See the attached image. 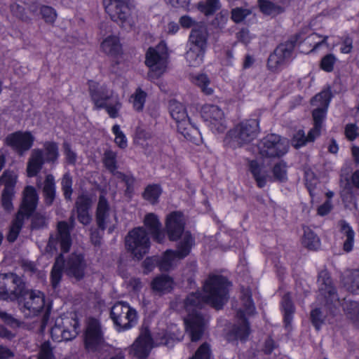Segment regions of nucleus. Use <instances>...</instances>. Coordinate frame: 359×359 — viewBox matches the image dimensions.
<instances>
[{
  "label": "nucleus",
  "mask_w": 359,
  "mask_h": 359,
  "mask_svg": "<svg viewBox=\"0 0 359 359\" xmlns=\"http://www.w3.org/2000/svg\"><path fill=\"white\" fill-rule=\"evenodd\" d=\"M90 198L86 195H81L78 197L76 201V210H88L91 205Z\"/></svg>",
  "instance_id": "62"
},
{
  "label": "nucleus",
  "mask_w": 359,
  "mask_h": 359,
  "mask_svg": "<svg viewBox=\"0 0 359 359\" xmlns=\"http://www.w3.org/2000/svg\"><path fill=\"white\" fill-rule=\"evenodd\" d=\"M152 347V339L147 330H142L140 336L133 344L135 355L140 358H146Z\"/></svg>",
  "instance_id": "25"
},
{
  "label": "nucleus",
  "mask_w": 359,
  "mask_h": 359,
  "mask_svg": "<svg viewBox=\"0 0 359 359\" xmlns=\"http://www.w3.org/2000/svg\"><path fill=\"white\" fill-rule=\"evenodd\" d=\"M161 193L162 189L159 185L149 184L145 188L142 196L151 204H155L158 202V199Z\"/></svg>",
  "instance_id": "39"
},
{
  "label": "nucleus",
  "mask_w": 359,
  "mask_h": 359,
  "mask_svg": "<svg viewBox=\"0 0 359 359\" xmlns=\"http://www.w3.org/2000/svg\"><path fill=\"white\" fill-rule=\"evenodd\" d=\"M302 243L309 250H316L320 246L319 238L309 228L304 229Z\"/></svg>",
  "instance_id": "40"
},
{
  "label": "nucleus",
  "mask_w": 359,
  "mask_h": 359,
  "mask_svg": "<svg viewBox=\"0 0 359 359\" xmlns=\"http://www.w3.org/2000/svg\"><path fill=\"white\" fill-rule=\"evenodd\" d=\"M79 322L74 318L57 319L51 328L50 334L54 341H69L78 334Z\"/></svg>",
  "instance_id": "17"
},
{
  "label": "nucleus",
  "mask_w": 359,
  "mask_h": 359,
  "mask_svg": "<svg viewBox=\"0 0 359 359\" xmlns=\"http://www.w3.org/2000/svg\"><path fill=\"white\" fill-rule=\"evenodd\" d=\"M274 180L283 182L287 180V164L283 161L276 163L272 170Z\"/></svg>",
  "instance_id": "47"
},
{
  "label": "nucleus",
  "mask_w": 359,
  "mask_h": 359,
  "mask_svg": "<svg viewBox=\"0 0 359 359\" xmlns=\"http://www.w3.org/2000/svg\"><path fill=\"white\" fill-rule=\"evenodd\" d=\"M230 283L219 275H211L203 285V294L191 293L184 301V309L188 313L184 319L186 330L192 341L199 340L203 334L206 320L198 311L203 304H207L216 309H220L229 298Z\"/></svg>",
  "instance_id": "1"
},
{
  "label": "nucleus",
  "mask_w": 359,
  "mask_h": 359,
  "mask_svg": "<svg viewBox=\"0 0 359 359\" xmlns=\"http://www.w3.org/2000/svg\"><path fill=\"white\" fill-rule=\"evenodd\" d=\"M105 11L111 19L125 28L133 25L129 0H104Z\"/></svg>",
  "instance_id": "11"
},
{
  "label": "nucleus",
  "mask_w": 359,
  "mask_h": 359,
  "mask_svg": "<svg viewBox=\"0 0 359 359\" xmlns=\"http://www.w3.org/2000/svg\"><path fill=\"white\" fill-rule=\"evenodd\" d=\"M38 359H55L53 348L49 341H45L41 344Z\"/></svg>",
  "instance_id": "59"
},
{
  "label": "nucleus",
  "mask_w": 359,
  "mask_h": 359,
  "mask_svg": "<svg viewBox=\"0 0 359 359\" xmlns=\"http://www.w3.org/2000/svg\"><path fill=\"white\" fill-rule=\"evenodd\" d=\"M100 48L103 53L112 57H116L122 52L119 39L114 35L105 38L101 43Z\"/></svg>",
  "instance_id": "29"
},
{
  "label": "nucleus",
  "mask_w": 359,
  "mask_h": 359,
  "mask_svg": "<svg viewBox=\"0 0 359 359\" xmlns=\"http://www.w3.org/2000/svg\"><path fill=\"white\" fill-rule=\"evenodd\" d=\"M172 280L168 276H160L155 278L151 282L153 290L158 292H170L172 287Z\"/></svg>",
  "instance_id": "35"
},
{
  "label": "nucleus",
  "mask_w": 359,
  "mask_h": 359,
  "mask_svg": "<svg viewBox=\"0 0 359 359\" xmlns=\"http://www.w3.org/2000/svg\"><path fill=\"white\" fill-rule=\"evenodd\" d=\"M17 180V174L14 171L6 170L0 177V185L4 186L3 190L15 191Z\"/></svg>",
  "instance_id": "37"
},
{
  "label": "nucleus",
  "mask_w": 359,
  "mask_h": 359,
  "mask_svg": "<svg viewBox=\"0 0 359 359\" xmlns=\"http://www.w3.org/2000/svg\"><path fill=\"white\" fill-rule=\"evenodd\" d=\"M281 304L284 312V321L285 325H288L292 320V314L294 311V308L289 294H285L283 297Z\"/></svg>",
  "instance_id": "42"
},
{
  "label": "nucleus",
  "mask_w": 359,
  "mask_h": 359,
  "mask_svg": "<svg viewBox=\"0 0 359 359\" xmlns=\"http://www.w3.org/2000/svg\"><path fill=\"white\" fill-rule=\"evenodd\" d=\"M112 133L115 135L114 142L118 147L125 149L128 146V141L126 135L121 130L120 126L117 124L112 127Z\"/></svg>",
  "instance_id": "55"
},
{
  "label": "nucleus",
  "mask_w": 359,
  "mask_h": 359,
  "mask_svg": "<svg viewBox=\"0 0 359 359\" xmlns=\"http://www.w3.org/2000/svg\"><path fill=\"white\" fill-rule=\"evenodd\" d=\"M251 13L250 9L237 7L231 10V20L236 23H240Z\"/></svg>",
  "instance_id": "54"
},
{
  "label": "nucleus",
  "mask_w": 359,
  "mask_h": 359,
  "mask_svg": "<svg viewBox=\"0 0 359 359\" xmlns=\"http://www.w3.org/2000/svg\"><path fill=\"white\" fill-rule=\"evenodd\" d=\"M183 215L178 212L170 213L166 220V231L170 241H175L181 238L177 245V250H168L165 252L160 262L162 270L168 271L177 263L188 256L194 245V238L189 231H184Z\"/></svg>",
  "instance_id": "3"
},
{
  "label": "nucleus",
  "mask_w": 359,
  "mask_h": 359,
  "mask_svg": "<svg viewBox=\"0 0 359 359\" xmlns=\"http://www.w3.org/2000/svg\"><path fill=\"white\" fill-rule=\"evenodd\" d=\"M44 151L34 149L32 151L27 165L29 177H33L41 170L45 162L55 163L59 156L58 147L55 142H46L43 144Z\"/></svg>",
  "instance_id": "5"
},
{
  "label": "nucleus",
  "mask_w": 359,
  "mask_h": 359,
  "mask_svg": "<svg viewBox=\"0 0 359 359\" xmlns=\"http://www.w3.org/2000/svg\"><path fill=\"white\" fill-rule=\"evenodd\" d=\"M61 186L65 198L67 200H70L73 190L72 187V178L69 172H67L63 175L62 178Z\"/></svg>",
  "instance_id": "52"
},
{
  "label": "nucleus",
  "mask_w": 359,
  "mask_h": 359,
  "mask_svg": "<svg viewBox=\"0 0 359 359\" xmlns=\"http://www.w3.org/2000/svg\"><path fill=\"white\" fill-rule=\"evenodd\" d=\"M64 154L68 163L75 164L76 161V154L72 149L70 144L68 142L63 143Z\"/></svg>",
  "instance_id": "64"
},
{
  "label": "nucleus",
  "mask_w": 359,
  "mask_h": 359,
  "mask_svg": "<svg viewBox=\"0 0 359 359\" xmlns=\"http://www.w3.org/2000/svg\"><path fill=\"white\" fill-rule=\"evenodd\" d=\"M244 310L238 311L236 317L238 323L235 325L231 332L227 336V340L245 341L250 334V327L245 318V315H252L255 312V307L252 302L250 292L248 289L243 290L241 297Z\"/></svg>",
  "instance_id": "4"
},
{
  "label": "nucleus",
  "mask_w": 359,
  "mask_h": 359,
  "mask_svg": "<svg viewBox=\"0 0 359 359\" xmlns=\"http://www.w3.org/2000/svg\"><path fill=\"white\" fill-rule=\"evenodd\" d=\"M168 59L167 47L160 43L155 47L148 49L146 53L145 64L150 69L154 76H161L166 70Z\"/></svg>",
  "instance_id": "12"
},
{
  "label": "nucleus",
  "mask_w": 359,
  "mask_h": 359,
  "mask_svg": "<svg viewBox=\"0 0 359 359\" xmlns=\"http://www.w3.org/2000/svg\"><path fill=\"white\" fill-rule=\"evenodd\" d=\"M43 193L45 203L48 205H51L55 197V178L51 174H48L46 176L43 187Z\"/></svg>",
  "instance_id": "30"
},
{
  "label": "nucleus",
  "mask_w": 359,
  "mask_h": 359,
  "mask_svg": "<svg viewBox=\"0 0 359 359\" xmlns=\"http://www.w3.org/2000/svg\"><path fill=\"white\" fill-rule=\"evenodd\" d=\"M126 246L137 259H142L148 252L150 242L143 227L135 228L126 237Z\"/></svg>",
  "instance_id": "13"
},
{
  "label": "nucleus",
  "mask_w": 359,
  "mask_h": 359,
  "mask_svg": "<svg viewBox=\"0 0 359 359\" xmlns=\"http://www.w3.org/2000/svg\"><path fill=\"white\" fill-rule=\"evenodd\" d=\"M316 137L311 140L310 137V131L308 133V135H305V133L303 130H299L293 136L292 144L296 148H300L304 147L308 142H312L316 140Z\"/></svg>",
  "instance_id": "46"
},
{
  "label": "nucleus",
  "mask_w": 359,
  "mask_h": 359,
  "mask_svg": "<svg viewBox=\"0 0 359 359\" xmlns=\"http://www.w3.org/2000/svg\"><path fill=\"white\" fill-rule=\"evenodd\" d=\"M110 316L119 332L132 328L138 319L136 310L125 302H116L111 309Z\"/></svg>",
  "instance_id": "6"
},
{
  "label": "nucleus",
  "mask_w": 359,
  "mask_h": 359,
  "mask_svg": "<svg viewBox=\"0 0 359 359\" xmlns=\"http://www.w3.org/2000/svg\"><path fill=\"white\" fill-rule=\"evenodd\" d=\"M96 222L98 227L102 229H107L111 233L117 224V216L113 210L104 196L101 195L96 210Z\"/></svg>",
  "instance_id": "16"
},
{
  "label": "nucleus",
  "mask_w": 359,
  "mask_h": 359,
  "mask_svg": "<svg viewBox=\"0 0 359 359\" xmlns=\"http://www.w3.org/2000/svg\"><path fill=\"white\" fill-rule=\"evenodd\" d=\"M191 82L201 88L205 95H210L213 93V88L210 86V80L205 74H198L191 76Z\"/></svg>",
  "instance_id": "33"
},
{
  "label": "nucleus",
  "mask_w": 359,
  "mask_h": 359,
  "mask_svg": "<svg viewBox=\"0 0 359 359\" xmlns=\"http://www.w3.org/2000/svg\"><path fill=\"white\" fill-rule=\"evenodd\" d=\"M220 8L219 0H206L200 1L198 4V10L205 15H210L215 13Z\"/></svg>",
  "instance_id": "45"
},
{
  "label": "nucleus",
  "mask_w": 359,
  "mask_h": 359,
  "mask_svg": "<svg viewBox=\"0 0 359 359\" xmlns=\"http://www.w3.org/2000/svg\"><path fill=\"white\" fill-rule=\"evenodd\" d=\"M34 137L30 132L17 131L8 135L5 143L15 150L20 155L28 151L33 145Z\"/></svg>",
  "instance_id": "21"
},
{
  "label": "nucleus",
  "mask_w": 359,
  "mask_h": 359,
  "mask_svg": "<svg viewBox=\"0 0 359 359\" xmlns=\"http://www.w3.org/2000/svg\"><path fill=\"white\" fill-rule=\"evenodd\" d=\"M25 217L22 214H17L10 228L7 239L9 242H14L21 230Z\"/></svg>",
  "instance_id": "41"
},
{
  "label": "nucleus",
  "mask_w": 359,
  "mask_h": 359,
  "mask_svg": "<svg viewBox=\"0 0 359 359\" xmlns=\"http://www.w3.org/2000/svg\"><path fill=\"white\" fill-rule=\"evenodd\" d=\"M201 116L212 131L223 133L225 130L226 126L224 113L218 106L205 104L201 109Z\"/></svg>",
  "instance_id": "18"
},
{
  "label": "nucleus",
  "mask_w": 359,
  "mask_h": 359,
  "mask_svg": "<svg viewBox=\"0 0 359 359\" xmlns=\"http://www.w3.org/2000/svg\"><path fill=\"white\" fill-rule=\"evenodd\" d=\"M63 268V257L60 255L56 258L50 273L51 284L53 288H56L61 280Z\"/></svg>",
  "instance_id": "36"
},
{
  "label": "nucleus",
  "mask_w": 359,
  "mask_h": 359,
  "mask_svg": "<svg viewBox=\"0 0 359 359\" xmlns=\"http://www.w3.org/2000/svg\"><path fill=\"white\" fill-rule=\"evenodd\" d=\"M205 50L199 48H195L189 46V50L186 53V60L189 65L192 67H198L202 64Z\"/></svg>",
  "instance_id": "32"
},
{
  "label": "nucleus",
  "mask_w": 359,
  "mask_h": 359,
  "mask_svg": "<svg viewBox=\"0 0 359 359\" xmlns=\"http://www.w3.org/2000/svg\"><path fill=\"white\" fill-rule=\"evenodd\" d=\"M39 201L36 189L32 186L25 187L23 192V200L18 214L29 217L35 210Z\"/></svg>",
  "instance_id": "24"
},
{
  "label": "nucleus",
  "mask_w": 359,
  "mask_h": 359,
  "mask_svg": "<svg viewBox=\"0 0 359 359\" xmlns=\"http://www.w3.org/2000/svg\"><path fill=\"white\" fill-rule=\"evenodd\" d=\"M89 93L95 109H102L104 107L105 102L114 97L113 92L109 90L106 86H100L94 81L89 82Z\"/></svg>",
  "instance_id": "23"
},
{
  "label": "nucleus",
  "mask_w": 359,
  "mask_h": 359,
  "mask_svg": "<svg viewBox=\"0 0 359 359\" xmlns=\"http://www.w3.org/2000/svg\"><path fill=\"white\" fill-rule=\"evenodd\" d=\"M144 224L156 241L158 243L163 241L165 235L161 229V224L156 215L147 214L144 217Z\"/></svg>",
  "instance_id": "27"
},
{
  "label": "nucleus",
  "mask_w": 359,
  "mask_h": 359,
  "mask_svg": "<svg viewBox=\"0 0 359 359\" xmlns=\"http://www.w3.org/2000/svg\"><path fill=\"white\" fill-rule=\"evenodd\" d=\"M318 283L319 292L325 297L327 305L333 304L335 306L336 304L339 302L332 280L326 270H323L319 273Z\"/></svg>",
  "instance_id": "22"
},
{
  "label": "nucleus",
  "mask_w": 359,
  "mask_h": 359,
  "mask_svg": "<svg viewBox=\"0 0 359 359\" xmlns=\"http://www.w3.org/2000/svg\"><path fill=\"white\" fill-rule=\"evenodd\" d=\"M15 196V191L3 190L1 193V205L3 208L10 211L13 209L12 201Z\"/></svg>",
  "instance_id": "58"
},
{
  "label": "nucleus",
  "mask_w": 359,
  "mask_h": 359,
  "mask_svg": "<svg viewBox=\"0 0 359 359\" xmlns=\"http://www.w3.org/2000/svg\"><path fill=\"white\" fill-rule=\"evenodd\" d=\"M327 36H320L316 33H313L309 35L308 39L314 42L312 49L310 50L311 53L318 50L323 46H325L327 48H330V46L327 43Z\"/></svg>",
  "instance_id": "50"
},
{
  "label": "nucleus",
  "mask_w": 359,
  "mask_h": 359,
  "mask_svg": "<svg viewBox=\"0 0 359 359\" xmlns=\"http://www.w3.org/2000/svg\"><path fill=\"white\" fill-rule=\"evenodd\" d=\"M258 6L262 13L270 16H276L284 12L283 6L269 0H258Z\"/></svg>",
  "instance_id": "31"
},
{
  "label": "nucleus",
  "mask_w": 359,
  "mask_h": 359,
  "mask_svg": "<svg viewBox=\"0 0 359 359\" xmlns=\"http://www.w3.org/2000/svg\"><path fill=\"white\" fill-rule=\"evenodd\" d=\"M208 33L204 25H200L195 27L189 36V46L205 50L207 47Z\"/></svg>",
  "instance_id": "26"
},
{
  "label": "nucleus",
  "mask_w": 359,
  "mask_h": 359,
  "mask_svg": "<svg viewBox=\"0 0 359 359\" xmlns=\"http://www.w3.org/2000/svg\"><path fill=\"white\" fill-rule=\"evenodd\" d=\"M311 320L316 329L319 330L324 322V317L319 309H315L311 311Z\"/></svg>",
  "instance_id": "60"
},
{
  "label": "nucleus",
  "mask_w": 359,
  "mask_h": 359,
  "mask_svg": "<svg viewBox=\"0 0 359 359\" xmlns=\"http://www.w3.org/2000/svg\"><path fill=\"white\" fill-rule=\"evenodd\" d=\"M343 308L347 316L353 321L359 320V303L355 301L344 299Z\"/></svg>",
  "instance_id": "44"
},
{
  "label": "nucleus",
  "mask_w": 359,
  "mask_h": 359,
  "mask_svg": "<svg viewBox=\"0 0 359 359\" xmlns=\"http://www.w3.org/2000/svg\"><path fill=\"white\" fill-rule=\"evenodd\" d=\"M341 239L344 240L343 250L349 252L353 250L355 238V231L351 225L345 220L338 222Z\"/></svg>",
  "instance_id": "28"
},
{
  "label": "nucleus",
  "mask_w": 359,
  "mask_h": 359,
  "mask_svg": "<svg viewBox=\"0 0 359 359\" xmlns=\"http://www.w3.org/2000/svg\"><path fill=\"white\" fill-rule=\"evenodd\" d=\"M21 297L20 309L27 317L37 316L45 307L46 296L37 290H26V284L15 273L0 274V298L15 300Z\"/></svg>",
  "instance_id": "2"
},
{
  "label": "nucleus",
  "mask_w": 359,
  "mask_h": 359,
  "mask_svg": "<svg viewBox=\"0 0 359 359\" xmlns=\"http://www.w3.org/2000/svg\"><path fill=\"white\" fill-rule=\"evenodd\" d=\"M345 287L352 293L359 291V271H353L345 281Z\"/></svg>",
  "instance_id": "49"
},
{
  "label": "nucleus",
  "mask_w": 359,
  "mask_h": 359,
  "mask_svg": "<svg viewBox=\"0 0 359 359\" xmlns=\"http://www.w3.org/2000/svg\"><path fill=\"white\" fill-rule=\"evenodd\" d=\"M104 105V107L102 109H104L111 118H114L118 116V111L121 108V103L117 97L115 98L113 97L110 102H105Z\"/></svg>",
  "instance_id": "48"
},
{
  "label": "nucleus",
  "mask_w": 359,
  "mask_h": 359,
  "mask_svg": "<svg viewBox=\"0 0 359 359\" xmlns=\"http://www.w3.org/2000/svg\"><path fill=\"white\" fill-rule=\"evenodd\" d=\"M294 48V42L287 41L280 43L269 55L267 66L271 71H277L283 67L292 57Z\"/></svg>",
  "instance_id": "19"
},
{
  "label": "nucleus",
  "mask_w": 359,
  "mask_h": 359,
  "mask_svg": "<svg viewBox=\"0 0 359 359\" xmlns=\"http://www.w3.org/2000/svg\"><path fill=\"white\" fill-rule=\"evenodd\" d=\"M70 226L66 222H59L57 224V233L51 235L48 243L46 247V252L53 255L57 252V245L60 244L62 252H67L72 245V238L70 236V229L74 226L75 219L74 215L69 218Z\"/></svg>",
  "instance_id": "7"
},
{
  "label": "nucleus",
  "mask_w": 359,
  "mask_h": 359,
  "mask_svg": "<svg viewBox=\"0 0 359 359\" xmlns=\"http://www.w3.org/2000/svg\"><path fill=\"white\" fill-rule=\"evenodd\" d=\"M0 320L12 327H19L20 325V323L17 319L2 310H0Z\"/></svg>",
  "instance_id": "63"
},
{
  "label": "nucleus",
  "mask_w": 359,
  "mask_h": 359,
  "mask_svg": "<svg viewBox=\"0 0 359 359\" xmlns=\"http://www.w3.org/2000/svg\"><path fill=\"white\" fill-rule=\"evenodd\" d=\"M250 171L259 188L264 187L266 182L271 177L268 175L266 171L258 165L256 161H251L250 163Z\"/></svg>",
  "instance_id": "34"
},
{
  "label": "nucleus",
  "mask_w": 359,
  "mask_h": 359,
  "mask_svg": "<svg viewBox=\"0 0 359 359\" xmlns=\"http://www.w3.org/2000/svg\"><path fill=\"white\" fill-rule=\"evenodd\" d=\"M259 154L263 157L280 158L288 151L285 140L276 134H269L263 137L258 143Z\"/></svg>",
  "instance_id": "14"
},
{
  "label": "nucleus",
  "mask_w": 359,
  "mask_h": 359,
  "mask_svg": "<svg viewBox=\"0 0 359 359\" xmlns=\"http://www.w3.org/2000/svg\"><path fill=\"white\" fill-rule=\"evenodd\" d=\"M169 109L172 118L177 123L178 132L187 140L194 141L198 131L191 123L184 105L176 100H172L170 102Z\"/></svg>",
  "instance_id": "8"
},
{
  "label": "nucleus",
  "mask_w": 359,
  "mask_h": 359,
  "mask_svg": "<svg viewBox=\"0 0 359 359\" xmlns=\"http://www.w3.org/2000/svg\"><path fill=\"white\" fill-rule=\"evenodd\" d=\"M259 121L256 118L245 120L229 132L233 141L239 146L251 143L259 133Z\"/></svg>",
  "instance_id": "10"
},
{
  "label": "nucleus",
  "mask_w": 359,
  "mask_h": 359,
  "mask_svg": "<svg viewBox=\"0 0 359 359\" xmlns=\"http://www.w3.org/2000/svg\"><path fill=\"white\" fill-rule=\"evenodd\" d=\"M183 335L179 334L178 336H168V334L165 332L158 333L155 337V342L157 346L165 345L169 346L170 341L174 340L175 339L177 341H180L182 339Z\"/></svg>",
  "instance_id": "57"
},
{
  "label": "nucleus",
  "mask_w": 359,
  "mask_h": 359,
  "mask_svg": "<svg viewBox=\"0 0 359 359\" xmlns=\"http://www.w3.org/2000/svg\"><path fill=\"white\" fill-rule=\"evenodd\" d=\"M330 90H325L317 94L311 100V104L317 108L313 111V127L310 130L311 140L320 135L323 123L331 100Z\"/></svg>",
  "instance_id": "9"
},
{
  "label": "nucleus",
  "mask_w": 359,
  "mask_h": 359,
  "mask_svg": "<svg viewBox=\"0 0 359 359\" xmlns=\"http://www.w3.org/2000/svg\"><path fill=\"white\" fill-rule=\"evenodd\" d=\"M63 266L65 273L76 280L83 279L86 275L87 263L82 254H71Z\"/></svg>",
  "instance_id": "20"
},
{
  "label": "nucleus",
  "mask_w": 359,
  "mask_h": 359,
  "mask_svg": "<svg viewBox=\"0 0 359 359\" xmlns=\"http://www.w3.org/2000/svg\"><path fill=\"white\" fill-rule=\"evenodd\" d=\"M40 14L46 23L53 24L57 18L55 10L48 6H41L40 7Z\"/></svg>",
  "instance_id": "51"
},
{
  "label": "nucleus",
  "mask_w": 359,
  "mask_h": 359,
  "mask_svg": "<svg viewBox=\"0 0 359 359\" xmlns=\"http://www.w3.org/2000/svg\"><path fill=\"white\" fill-rule=\"evenodd\" d=\"M83 342L84 347L88 352H95L104 345V333L101 323L97 319L89 318L87 320Z\"/></svg>",
  "instance_id": "15"
},
{
  "label": "nucleus",
  "mask_w": 359,
  "mask_h": 359,
  "mask_svg": "<svg viewBox=\"0 0 359 359\" xmlns=\"http://www.w3.org/2000/svg\"><path fill=\"white\" fill-rule=\"evenodd\" d=\"M210 348L207 343H203L190 359H210Z\"/></svg>",
  "instance_id": "61"
},
{
  "label": "nucleus",
  "mask_w": 359,
  "mask_h": 359,
  "mask_svg": "<svg viewBox=\"0 0 359 359\" xmlns=\"http://www.w3.org/2000/svg\"><path fill=\"white\" fill-rule=\"evenodd\" d=\"M147 93L138 88L135 92L130 96V102L133 104L135 110L140 111L143 109L146 101Z\"/></svg>",
  "instance_id": "43"
},
{
  "label": "nucleus",
  "mask_w": 359,
  "mask_h": 359,
  "mask_svg": "<svg viewBox=\"0 0 359 359\" xmlns=\"http://www.w3.org/2000/svg\"><path fill=\"white\" fill-rule=\"evenodd\" d=\"M337 57L334 54H327L322 57L320 63L321 69L326 72H332L337 62Z\"/></svg>",
  "instance_id": "53"
},
{
  "label": "nucleus",
  "mask_w": 359,
  "mask_h": 359,
  "mask_svg": "<svg viewBox=\"0 0 359 359\" xmlns=\"http://www.w3.org/2000/svg\"><path fill=\"white\" fill-rule=\"evenodd\" d=\"M116 178L123 182L126 186V193L127 194H130L133 190V186L135 182V179L133 175H126L121 172H116Z\"/></svg>",
  "instance_id": "56"
},
{
  "label": "nucleus",
  "mask_w": 359,
  "mask_h": 359,
  "mask_svg": "<svg viewBox=\"0 0 359 359\" xmlns=\"http://www.w3.org/2000/svg\"><path fill=\"white\" fill-rule=\"evenodd\" d=\"M116 153L111 150H107L103 156V163L104 167L115 177L116 172H119L117 170V161Z\"/></svg>",
  "instance_id": "38"
}]
</instances>
